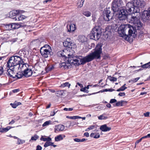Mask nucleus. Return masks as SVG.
<instances>
[{"label":"nucleus","instance_id":"nucleus-1","mask_svg":"<svg viewBox=\"0 0 150 150\" xmlns=\"http://www.w3.org/2000/svg\"><path fill=\"white\" fill-rule=\"evenodd\" d=\"M129 22L133 23L132 26L129 24L121 25L118 28V32L120 36L123 38L127 41H130L131 39L135 38L137 32L134 28L137 29L142 28V23L136 16H131Z\"/></svg>","mask_w":150,"mask_h":150},{"label":"nucleus","instance_id":"nucleus-2","mask_svg":"<svg viewBox=\"0 0 150 150\" xmlns=\"http://www.w3.org/2000/svg\"><path fill=\"white\" fill-rule=\"evenodd\" d=\"M102 53V46L100 45H97L95 48V50L86 56L80 59L76 57L75 59L73 57H70L69 54L67 60L68 62L72 64L78 65L80 64H84L86 63L91 62L94 59H99L100 57V54Z\"/></svg>","mask_w":150,"mask_h":150},{"label":"nucleus","instance_id":"nucleus-3","mask_svg":"<svg viewBox=\"0 0 150 150\" xmlns=\"http://www.w3.org/2000/svg\"><path fill=\"white\" fill-rule=\"evenodd\" d=\"M146 5L145 1L140 0H133L131 2H129L126 5V8L130 13H139V7L144 8Z\"/></svg>","mask_w":150,"mask_h":150},{"label":"nucleus","instance_id":"nucleus-4","mask_svg":"<svg viewBox=\"0 0 150 150\" xmlns=\"http://www.w3.org/2000/svg\"><path fill=\"white\" fill-rule=\"evenodd\" d=\"M102 33L101 29L96 26L93 28L90 34L91 39L98 40L100 38Z\"/></svg>","mask_w":150,"mask_h":150},{"label":"nucleus","instance_id":"nucleus-5","mask_svg":"<svg viewBox=\"0 0 150 150\" xmlns=\"http://www.w3.org/2000/svg\"><path fill=\"white\" fill-rule=\"evenodd\" d=\"M134 13H130L129 12V11L126 8H123L121 9L119 12V14L118 18L120 21L125 20L128 18V17L130 18L131 16H132V14Z\"/></svg>","mask_w":150,"mask_h":150},{"label":"nucleus","instance_id":"nucleus-6","mask_svg":"<svg viewBox=\"0 0 150 150\" xmlns=\"http://www.w3.org/2000/svg\"><path fill=\"white\" fill-rule=\"evenodd\" d=\"M113 10L110 8H106L103 11L104 18L106 21H109L112 20L114 15Z\"/></svg>","mask_w":150,"mask_h":150},{"label":"nucleus","instance_id":"nucleus-7","mask_svg":"<svg viewBox=\"0 0 150 150\" xmlns=\"http://www.w3.org/2000/svg\"><path fill=\"white\" fill-rule=\"evenodd\" d=\"M122 0H113L112 3V8L114 12L117 11L122 6Z\"/></svg>","mask_w":150,"mask_h":150},{"label":"nucleus","instance_id":"nucleus-8","mask_svg":"<svg viewBox=\"0 0 150 150\" xmlns=\"http://www.w3.org/2000/svg\"><path fill=\"white\" fill-rule=\"evenodd\" d=\"M26 64L21 65V67L20 68L22 71H23L24 76L26 77L31 76L33 74V71L31 69H28L26 66Z\"/></svg>","mask_w":150,"mask_h":150},{"label":"nucleus","instance_id":"nucleus-9","mask_svg":"<svg viewBox=\"0 0 150 150\" xmlns=\"http://www.w3.org/2000/svg\"><path fill=\"white\" fill-rule=\"evenodd\" d=\"M141 17L144 21L147 20H150V7L147 10H144L142 13Z\"/></svg>","mask_w":150,"mask_h":150},{"label":"nucleus","instance_id":"nucleus-10","mask_svg":"<svg viewBox=\"0 0 150 150\" xmlns=\"http://www.w3.org/2000/svg\"><path fill=\"white\" fill-rule=\"evenodd\" d=\"M13 59L14 60L16 66L19 65L18 69H20L21 67V65H23L25 64L23 61V59L20 57L15 56H13Z\"/></svg>","mask_w":150,"mask_h":150},{"label":"nucleus","instance_id":"nucleus-11","mask_svg":"<svg viewBox=\"0 0 150 150\" xmlns=\"http://www.w3.org/2000/svg\"><path fill=\"white\" fill-rule=\"evenodd\" d=\"M41 55L45 58H47L50 54V51L48 50L45 48V47H41L40 50Z\"/></svg>","mask_w":150,"mask_h":150},{"label":"nucleus","instance_id":"nucleus-12","mask_svg":"<svg viewBox=\"0 0 150 150\" xmlns=\"http://www.w3.org/2000/svg\"><path fill=\"white\" fill-rule=\"evenodd\" d=\"M63 45L66 47L72 48L74 44L71 41L69 38H67L66 40L63 42Z\"/></svg>","mask_w":150,"mask_h":150},{"label":"nucleus","instance_id":"nucleus-13","mask_svg":"<svg viewBox=\"0 0 150 150\" xmlns=\"http://www.w3.org/2000/svg\"><path fill=\"white\" fill-rule=\"evenodd\" d=\"M7 65L8 68L16 66L13 56L10 58L7 62Z\"/></svg>","mask_w":150,"mask_h":150},{"label":"nucleus","instance_id":"nucleus-14","mask_svg":"<svg viewBox=\"0 0 150 150\" xmlns=\"http://www.w3.org/2000/svg\"><path fill=\"white\" fill-rule=\"evenodd\" d=\"M27 17L23 15H20L18 13V15L12 18L15 21H22L26 18Z\"/></svg>","mask_w":150,"mask_h":150},{"label":"nucleus","instance_id":"nucleus-15","mask_svg":"<svg viewBox=\"0 0 150 150\" xmlns=\"http://www.w3.org/2000/svg\"><path fill=\"white\" fill-rule=\"evenodd\" d=\"M21 11L17 10H14L10 11L9 13L10 17L12 18L15 16H16L17 15H18L19 13Z\"/></svg>","mask_w":150,"mask_h":150},{"label":"nucleus","instance_id":"nucleus-16","mask_svg":"<svg viewBox=\"0 0 150 150\" xmlns=\"http://www.w3.org/2000/svg\"><path fill=\"white\" fill-rule=\"evenodd\" d=\"M100 129L103 132H107L110 131L111 129L110 127L107 126L105 124L100 126Z\"/></svg>","mask_w":150,"mask_h":150},{"label":"nucleus","instance_id":"nucleus-17","mask_svg":"<svg viewBox=\"0 0 150 150\" xmlns=\"http://www.w3.org/2000/svg\"><path fill=\"white\" fill-rule=\"evenodd\" d=\"M68 31L70 32L71 31H74L76 29L75 25L74 24H72L69 25H67V26Z\"/></svg>","mask_w":150,"mask_h":150},{"label":"nucleus","instance_id":"nucleus-18","mask_svg":"<svg viewBox=\"0 0 150 150\" xmlns=\"http://www.w3.org/2000/svg\"><path fill=\"white\" fill-rule=\"evenodd\" d=\"M58 55L60 57H65L67 58V55L66 52H65L64 50L60 51L58 52L57 53Z\"/></svg>","mask_w":150,"mask_h":150},{"label":"nucleus","instance_id":"nucleus-19","mask_svg":"<svg viewBox=\"0 0 150 150\" xmlns=\"http://www.w3.org/2000/svg\"><path fill=\"white\" fill-rule=\"evenodd\" d=\"M150 67V62L146 64H145L144 65H142V66H138V67H136V66H134L133 67L131 66L130 67H133L135 68L136 67L139 68V67H141V68H142L144 69H146L147 68H148Z\"/></svg>","mask_w":150,"mask_h":150},{"label":"nucleus","instance_id":"nucleus-20","mask_svg":"<svg viewBox=\"0 0 150 150\" xmlns=\"http://www.w3.org/2000/svg\"><path fill=\"white\" fill-rule=\"evenodd\" d=\"M78 40L80 42H83L86 41V39L84 35H80L79 37Z\"/></svg>","mask_w":150,"mask_h":150},{"label":"nucleus","instance_id":"nucleus-21","mask_svg":"<svg viewBox=\"0 0 150 150\" xmlns=\"http://www.w3.org/2000/svg\"><path fill=\"white\" fill-rule=\"evenodd\" d=\"M21 26H23L17 23H12V29H18Z\"/></svg>","mask_w":150,"mask_h":150},{"label":"nucleus","instance_id":"nucleus-22","mask_svg":"<svg viewBox=\"0 0 150 150\" xmlns=\"http://www.w3.org/2000/svg\"><path fill=\"white\" fill-rule=\"evenodd\" d=\"M65 91L64 90H62L60 91H57L56 93L57 96H63L64 94V91Z\"/></svg>","mask_w":150,"mask_h":150},{"label":"nucleus","instance_id":"nucleus-23","mask_svg":"<svg viewBox=\"0 0 150 150\" xmlns=\"http://www.w3.org/2000/svg\"><path fill=\"white\" fill-rule=\"evenodd\" d=\"M10 128L11 127L9 126L7 127L6 128H0V132H6L10 129Z\"/></svg>","mask_w":150,"mask_h":150},{"label":"nucleus","instance_id":"nucleus-24","mask_svg":"<svg viewBox=\"0 0 150 150\" xmlns=\"http://www.w3.org/2000/svg\"><path fill=\"white\" fill-rule=\"evenodd\" d=\"M13 73V71L12 70L9 69L7 70V73H6L8 75L10 76V77H13V78H14V77H13V75H12Z\"/></svg>","mask_w":150,"mask_h":150},{"label":"nucleus","instance_id":"nucleus-25","mask_svg":"<svg viewBox=\"0 0 150 150\" xmlns=\"http://www.w3.org/2000/svg\"><path fill=\"white\" fill-rule=\"evenodd\" d=\"M64 126L62 125H59L57 126L56 129H56L57 131H62L64 130Z\"/></svg>","mask_w":150,"mask_h":150},{"label":"nucleus","instance_id":"nucleus-26","mask_svg":"<svg viewBox=\"0 0 150 150\" xmlns=\"http://www.w3.org/2000/svg\"><path fill=\"white\" fill-rule=\"evenodd\" d=\"M90 136L93 137L94 138H98L100 137V135L98 133H91L90 134Z\"/></svg>","mask_w":150,"mask_h":150},{"label":"nucleus","instance_id":"nucleus-27","mask_svg":"<svg viewBox=\"0 0 150 150\" xmlns=\"http://www.w3.org/2000/svg\"><path fill=\"white\" fill-rule=\"evenodd\" d=\"M143 24L142 23V28L140 29H135L134 28V30H136V31L137 32V34H136V35L137 34V33H138V34L139 35H142L143 33L144 32L142 30L143 29Z\"/></svg>","mask_w":150,"mask_h":150},{"label":"nucleus","instance_id":"nucleus-28","mask_svg":"<svg viewBox=\"0 0 150 150\" xmlns=\"http://www.w3.org/2000/svg\"><path fill=\"white\" fill-rule=\"evenodd\" d=\"M83 14L87 17H89L91 16V13L88 11H83L82 13Z\"/></svg>","mask_w":150,"mask_h":150},{"label":"nucleus","instance_id":"nucleus-29","mask_svg":"<svg viewBox=\"0 0 150 150\" xmlns=\"http://www.w3.org/2000/svg\"><path fill=\"white\" fill-rule=\"evenodd\" d=\"M63 138L62 135L60 134L55 137V141L58 142L63 139Z\"/></svg>","mask_w":150,"mask_h":150},{"label":"nucleus","instance_id":"nucleus-30","mask_svg":"<svg viewBox=\"0 0 150 150\" xmlns=\"http://www.w3.org/2000/svg\"><path fill=\"white\" fill-rule=\"evenodd\" d=\"M40 140L41 141H43L44 142L50 141L52 140V139L50 137H48L47 138H45L43 136H42L40 139Z\"/></svg>","mask_w":150,"mask_h":150},{"label":"nucleus","instance_id":"nucleus-31","mask_svg":"<svg viewBox=\"0 0 150 150\" xmlns=\"http://www.w3.org/2000/svg\"><path fill=\"white\" fill-rule=\"evenodd\" d=\"M5 28L7 30H11L12 29V24L5 25Z\"/></svg>","mask_w":150,"mask_h":150},{"label":"nucleus","instance_id":"nucleus-32","mask_svg":"<svg viewBox=\"0 0 150 150\" xmlns=\"http://www.w3.org/2000/svg\"><path fill=\"white\" fill-rule=\"evenodd\" d=\"M67 118H69L71 119H79L81 118V117L79 116H67L66 117Z\"/></svg>","mask_w":150,"mask_h":150},{"label":"nucleus","instance_id":"nucleus-33","mask_svg":"<svg viewBox=\"0 0 150 150\" xmlns=\"http://www.w3.org/2000/svg\"><path fill=\"white\" fill-rule=\"evenodd\" d=\"M124 102H126V101H125L124 100H122L120 101H118L116 103V106H118L120 105L121 106H122L123 105V104Z\"/></svg>","mask_w":150,"mask_h":150},{"label":"nucleus","instance_id":"nucleus-34","mask_svg":"<svg viewBox=\"0 0 150 150\" xmlns=\"http://www.w3.org/2000/svg\"><path fill=\"white\" fill-rule=\"evenodd\" d=\"M23 76H24L23 72H19L18 73H17V74L15 75L16 77H17L18 79L21 78Z\"/></svg>","mask_w":150,"mask_h":150},{"label":"nucleus","instance_id":"nucleus-35","mask_svg":"<svg viewBox=\"0 0 150 150\" xmlns=\"http://www.w3.org/2000/svg\"><path fill=\"white\" fill-rule=\"evenodd\" d=\"M52 144V142H50V141H47L44 144V146L46 147L49 146H51Z\"/></svg>","mask_w":150,"mask_h":150},{"label":"nucleus","instance_id":"nucleus-36","mask_svg":"<svg viewBox=\"0 0 150 150\" xmlns=\"http://www.w3.org/2000/svg\"><path fill=\"white\" fill-rule=\"evenodd\" d=\"M54 69V67L53 65H51L48 66L46 68V70L47 71H50L53 70Z\"/></svg>","mask_w":150,"mask_h":150},{"label":"nucleus","instance_id":"nucleus-37","mask_svg":"<svg viewBox=\"0 0 150 150\" xmlns=\"http://www.w3.org/2000/svg\"><path fill=\"white\" fill-rule=\"evenodd\" d=\"M108 118L107 117H105L103 115H102L98 117V119L100 120H105Z\"/></svg>","mask_w":150,"mask_h":150},{"label":"nucleus","instance_id":"nucleus-38","mask_svg":"<svg viewBox=\"0 0 150 150\" xmlns=\"http://www.w3.org/2000/svg\"><path fill=\"white\" fill-rule=\"evenodd\" d=\"M70 84L68 82H66L62 84L61 85L62 87H64L65 86H68L69 88L70 87Z\"/></svg>","mask_w":150,"mask_h":150},{"label":"nucleus","instance_id":"nucleus-39","mask_svg":"<svg viewBox=\"0 0 150 150\" xmlns=\"http://www.w3.org/2000/svg\"><path fill=\"white\" fill-rule=\"evenodd\" d=\"M39 138V136L37 135H35L33 137H32L31 139L30 140V142L31 140L36 141L37 139Z\"/></svg>","mask_w":150,"mask_h":150},{"label":"nucleus","instance_id":"nucleus-40","mask_svg":"<svg viewBox=\"0 0 150 150\" xmlns=\"http://www.w3.org/2000/svg\"><path fill=\"white\" fill-rule=\"evenodd\" d=\"M96 127L95 125H91L88 128L85 130L86 131H88L89 130L92 129L94 128H96Z\"/></svg>","mask_w":150,"mask_h":150},{"label":"nucleus","instance_id":"nucleus-41","mask_svg":"<svg viewBox=\"0 0 150 150\" xmlns=\"http://www.w3.org/2000/svg\"><path fill=\"white\" fill-rule=\"evenodd\" d=\"M108 78L110 81H116L117 80L116 78L114 77H111L110 76L108 77Z\"/></svg>","mask_w":150,"mask_h":150},{"label":"nucleus","instance_id":"nucleus-42","mask_svg":"<svg viewBox=\"0 0 150 150\" xmlns=\"http://www.w3.org/2000/svg\"><path fill=\"white\" fill-rule=\"evenodd\" d=\"M84 1V0H79V1H80V2L79 3L78 2V4H79V6L80 7L83 6Z\"/></svg>","mask_w":150,"mask_h":150},{"label":"nucleus","instance_id":"nucleus-43","mask_svg":"<svg viewBox=\"0 0 150 150\" xmlns=\"http://www.w3.org/2000/svg\"><path fill=\"white\" fill-rule=\"evenodd\" d=\"M25 142V141L24 140H22L21 139L18 138V143L17 144H22L23 143Z\"/></svg>","mask_w":150,"mask_h":150},{"label":"nucleus","instance_id":"nucleus-44","mask_svg":"<svg viewBox=\"0 0 150 150\" xmlns=\"http://www.w3.org/2000/svg\"><path fill=\"white\" fill-rule=\"evenodd\" d=\"M127 87H124V86H122L121 87H120V88H119V89H117V91H124L125 89H127Z\"/></svg>","mask_w":150,"mask_h":150},{"label":"nucleus","instance_id":"nucleus-45","mask_svg":"<svg viewBox=\"0 0 150 150\" xmlns=\"http://www.w3.org/2000/svg\"><path fill=\"white\" fill-rule=\"evenodd\" d=\"M51 122V121L50 120L48 121H47L45 122L42 125L43 127H45L49 125Z\"/></svg>","mask_w":150,"mask_h":150},{"label":"nucleus","instance_id":"nucleus-46","mask_svg":"<svg viewBox=\"0 0 150 150\" xmlns=\"http://www.w3.org/2000/svg\"><path fill=\"white\" fill-rule=\"evenodd\" d=\"M80 91H81L84 92L85 93H88V90H86V87H84L83 88H81L80 89Z\"/></svg>","mask_w":150,"mask_h":150},{"label":"nucleus","instance_id":"nucleus-47","mask_svg":"<svg viewBox=\"0 0 150 150\" xmlns=\"http://www.w3.org/2000/svg\"><path fill=\"white\" fill-rule=\"evenodd\" d=\"M4 71V69L3 67H0V76L2 75Z\"/></svg>","mask_w":150,"mask_h":150},{"label":"nucleus","instance_id":"nucleus-48","mask_svg":"<svg viewBox=\"0 0 150 150\" xmlns=\"http://www.w3.org/2000/svg\"><path fill=\"white\" fill-rule=\"evenodd\" d=\"M73 110L72 108H64L63 110L64 111H72Z\"/></svg>","mask_w":150,"mask_h":150},{"label":"nucleus","instance_id":"nucleus-49","mask_svg":"<svg viewBox=\"0 0 150 150\" xmlns=\"http://www.w3.org/2000/svg\"><path fill=\"white\" fill-rule=\"evenodd\" d=\"M11 105L12 107L13 108H16L17 107V105L16 104L15 102L14 103H11Z\"/></svg>","mask_w":150,"mask_h":150},{"label":"nucleus","instance_id":"nucleus-50","mask_svg":"<svg viewBox=\"0 0 150 150\" xmlns=\"http://www.w3.org/2000/svg\"><path fill=\"white\" fill-rule=\"evenodd\" d=\"M117 102V100L115 99H111L110 101V103H112L115 102Z\"/></svg>","mask_w":150,"mask_h":150},{"label":"nucleus","instance_id":"nucleus-51","mask_svg":"<svg viewBox=\"0 0 150 150\" xmlns=\"http://www.w3.org/2000/svg\"><path fill=\"white\" fill-rule=\"evenodd\" d=\"M101 21L99 20L98 21V22H97V23L98 24V26H97V27L99 28V27L101 25L102 23H101Z\"/></svg>","mask_w":150,"mask_h":150},{"label":"nucleus","instance_id":"nucleus-52","mask_svg":"<svg viewBox=\"0 0 150 150\" xmlns=\"http://www.w3.org/2000/svg\"><path fill=\"white\" fill-rule=\"evenodd\" d=\"M142 139L141 138L140 139H139L138 140H137L136 141V142L135 143V144L136 145L137 144H138L139 142H141L142 140ZM136 145L135 146V147H136Z\"/></svg>","mask_w":150,"mask_h":150},{"label":"nucleus","instance_id":"nucleus-53","mask_svg":"<svg viewBox=\"0 0 150 150\" xmlns=\"http://www.w3.org/2000/svg\"><path fill=\"white\" fill-rule=\"evenodd\" d=\"M125 95V93H119L118 95L121 96H124Z\"/></svg>","mask_w":150,"mask_h":150},{"label":"nucleus","instance_id":"nucleus-54","mask_svg":"<svg viewBox=\"0 0 150 150\" xmlns=\"http://www.w3.org/2000/svg\"><path fill=\"white\" fill-rule=\"evenodd\" d=\"M42 47H45V48L48 49V50L50 48V46L48 45H45Z\"/></svg>","mask_w":150,"mask_h":150},{"label":"nucleus","instance_id":"nucleus-55","mask_svg":"<svg viewBox=\"0 0 150 150\" xmlns=\"http://www.w3.org/2000/svg\"><path fill=\"white\" fill-rule=\"evenodd\" d=\"M61 65L62 66L64 67L65 68H66V67L67 68L68 67V66H67L66 63L65 62H63L61 64Z\"/></svg>","mask_w":150,"mask_h":150},{"label":"nucleus","instance_id":"nucleus-56","mask_svg":"<svg viewBox=\"0 0 150 150\" xmlns=\"http://www.w3.org/2000/svg\"><path fill=\"white\" fill-rule=\"evenodd\" d=\"M42 147L40 145H38L37 146L36 150H41Z\"/></svg>","mask_w":150,"mask_h":150},{"label":"nucleus","instance_id":"nucleus-57","mask_svg":"<svg viewBox=\"0 0 150 150\" xmlns=\"http://www.w3.org/2000/svg\"><path fill=\"white\" fill-rule=\"evenodd\" d=\"M74 140L76 142H80V139L78 138H75L74 139Z\"/></svg>","mask_w":150,"mask_h":150},{"label":"nucleus","instance_id":"nucleus-58","mask_svg":"<svg viewBox=\"0 0 150 150\" xmlns=\"http://www.w3.org/2000/svg\"><path fill=\"white\" fill-rule=\"evenodd\" d=\"M149 112H147L146 113H145L144 114V115L145 117H148L149 116Z\"/></svg>","mask_w":150,"mask_h":150},{"label":"nucleus","instance_id":"nucleus-59","mask_svg":"<svg viewBox=\"0 0 150 150\" xmlns=\"http://www.w3.org/2000/svg\"><path fill=\"white\" fill-rule=\"evenodd\" d=\"M19 91V89H16L13 90L12 91L14 93H15L18 92Z\"/></svg>","mask_w":150,"mask_h":150},{"label":"nucleus","instance_id":"nucleus-60","mask_svg":"<svg viewBox=\"0 0 150 150\" xmlns=\"http://www.w3.org/2000/svg\"><path fill=\"white\" fill-rule=\"evenodd\" d=\"M84 135L86 136L87 137H89V134L88 133L86 132L84 134Z\"/></svg>","mask_w":150,"mask_h":150},{"label":"nucleus","instance_id":"nucleus-61","mask_svg":"<svg viewBox=\"0 0 150 150\" xmlns=\"http://www.w3.org/2000/svg\"><path fill=\"white\" fill-rule=\"evenodd\" d=\"M17 106L18 105H20L21 104V102H16V101L15 102Z\"/></svg>","mask_w":150,"mask_h":150},{"label":"nucleus","instance_id":"nucleus-62","mask_svg":"<svg viewBox=\"0 0 150 150\" xmlns=\"http://www.w3.org/2000/svg\"><path fill=\"white\" fill-rule=\"evenodd\" d=\"M139 77H138L137 78H135L133 79V81H134V82H136L139 79Z\"/></svg>","mask_w":150,"mask_h":150},{"label":"nucleus","instance_id":"nucleus-63","mask_svg":"<svg viewBox=\"0 0 150 150\" xmlns=\"http://www.w3.org/2000/svg\"><path fill=\"white\" fill-rule=\"evenodd\" d=\"M55 114V111H53L51 112V116H53Z\"/></svg>","mask_w":150,"mask_h":150},{"label":"nucleus","instance_id":"nucleus-64","mask_svg":"<svg viewBox=\"0 0 150 150\" xmlns=\"http://www.w3.org/2000/svg\"><path fill=\"white\" fill-rule=\"evenodd\" d=\"M77 84L79 86L81 87H83V85L82 84L80 83H77Z\"/></svg>","mask_w":150,"mask_h":150}]
</instances>
